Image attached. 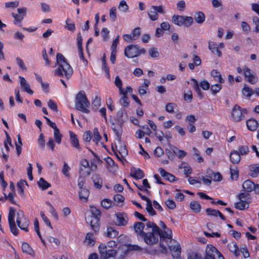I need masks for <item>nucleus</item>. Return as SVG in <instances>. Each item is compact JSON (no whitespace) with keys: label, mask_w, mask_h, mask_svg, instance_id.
<instances>
[{"label":"nucleus","mask_w":259,"mask_h":259,"mask_svg":"<svg viewBox=\"0 0 259 259\" xmlns=\"http://www.w3.org/2000/svg\"><path fill=\"white\" fill-rule=\"evenodd\" d=\"M145 225L142 222L134 224L133 228L138 236H140L144 241L149 246H153L158 243L156 234L158 232V227L153 222H148L146 224V232L143 231Z\"/></svg>","instance_id":"f257e3e1"},{"label":"nucleus","mask_w":259,"mask_h":259,"mask_svg":"<svg viewBox=\"0 0 259 259\" xmlns=\"http://www.w3.org/2000/svg\"><path fill=\"white\" fill-rule=\"evenodd\" d=\"M56 59L58 67L55 71L56 74L59 76L64 75L67 79L69 78L73 73V69L70 65L62 54L57 53Z\"/></svg>","instance_id":"f03ea898"},{"label":"nucleus","mask_w":259,"mask_h":259,"mask_svg":"<svg viewBox=\"0 0 259 259\" xmlns=\"http://www.w3.org/2000/svg\"><path fill=\"white\" fill-rule=\"evenodd\" d=\"M90 105L84 91H79L75 98V109L82 113L89 114L90 111L89 109Z\"/></svg>","instance_id":"7ed1b4c3"},{"label":"nucleus","mask_w":259,"mask_h":259,"mask_svg":"<svg viewBox=\"0 0 259 259\" xmlns=\"http://www.w3.org/2000/svg\"><path fill=\"white\" fill-rule=\"evenodd\" d=\"M158 241H159L158 237L160 239V247L161 248L160 251L163 253H166L167 250L166 246L164 244V242L167 243L169 241L170 243H172V232L169 229H164L160 231L158 227V232L156 234Z\"/></svg>","instance_id":"20e7f679"},{"label":"nucleus","mask_w":259,"mask_h":259,"mask_svg":"<svg viewBox=\"0 0 259 259\" xmlns=\"http://www.w3.org/2000/svg\"><path fill=\"white\" fill-rule=\"evenodd\" d=\"M91 216L86 218L87 223L91 226L92 229L97 232L99 229L100 211L95 206H91L90 209Z\"/></svg>","instance_id":"39448f33"},{"label":"nucleus","mask_w":259,"mask_h":259,"mask_svg":"<svg viewBox=\"0 0 259 259\" xmlns=\"http://www.w3.org/2000/svg\"><path fill=\"white\" fill-rule=\"evenodd\" d=\"M236 70L239 74L243 71L246 80L251 84H255L257 82V77L255 73L246 66H243L242 68L238 66L236 68Z\"/></svg>","instance_id":"423d86ee"},{"label":"nucleus","mask_w":259,"mask_h":259,"mask_svg":"<svg viewBox=\"0 0 259 259\" xmlns=\"http://www.w3.org/2000/svg\"><path fill=\"white\" fill-rule=\"evenodd\" d=\"M146 53V50L138 45H131L124 49V55L128 58L137 57Z\"/></svg>","instance_id":"0eeeda50"},{"label":"nucleus","mask_w":259,"mask_h":259,"mask_svg":"<svg viewBox=\"0 0 259 259\" xmlns=\"http://www.w3.org/2000/svg\"><path fill=\"white\" fill-rule=\"evenodd\" d=\"M202 259H225L221 253L212 245H207Z\"/></svg>","instance_id":"6e6552de"},{"label":"nucleus","mask_w":259,"mask_h":259,"mask_svg":"<svg viewBox=\"0 0 259 259\" xmlns=\"http://www.w3.org/2000/svg\"><path fill=\"white\" fill-rule=\"evenodd\" d=\"M171 21L172 23L178 26H184L189 27L193 23V19L190 16L174 15L172 16Z\"/></svg>","instance_id":"1a4fd4ad"},{"label":"nucleus","mask_w":259,"mask_h":259,"mask_svg":"<svg viewBox=\"0 0 259 259\" xmlns=\"http://www.w3.org/2000/svg\"><path fill=\"white\" fill-rule=\"evenodd\" d=\"M247 113L245 108H241L240 106L236 104L234 106L231 113L232 120L235 122H239L244 119L245 114Z\"/></svg>","instance_id":"9d476101"},{"label":"nucleus","mask_w":259,"mask_h":259,"mask_svg":"<svg viewBox=\"0 0 259 259\" xmlns=\"http://www.w3.org/2000/svg\"><path fill=\"white\" fill-rule=\"evenodd\" d=\"M16 224L21 230L26 232L28 231L29 221L25 217L24 213L22 210H19L17 212Z\"/></svg>","instance_id":"9b49d317"},{"label":"nucleus","mask_w":259,"mask_h":259,"mask_svg":"<svg viewBox=\"0 0 259 259\" xmlns=\"http://www.w3.org/2000/svg\"><path fill=\"white\" fill-rule=\"evenodd\" d=\"M95 163H82L79 167V174L82 176H88L97 169Z\"/></svg>","instance_id":"f8f14e48"},{"label":"nucleus","mask_w":259,"mask_h":259,"mask_svg":"<svg viewBox=\"0 0 259 259\" xmlns=\"http://www.w3.org/2000/svg\"><path fill=\"white\" fill-rule=\"evenodd\" d=\"M99 251L101 257L105 259V258L115 256L116 254L118 252L119 250L116 251L111 248H107L106 244L102 243L99 246Z\"/></svg>","instance_id":"ddd939ff"},{"label":"nucleus","mask_w":259,"mask_h":259,"mask_svg":"<svg viewBox=\"0 0 259 259\" xmlns=\"http://www.w3.org/2000/svg\"><path fill=\"white\" fill-rule=\"evenodd\" d=\"M15 215V209L11 207L9 209V212L8 214V222L10 226V230L11 232L15 235H17L18 234V229L16 226V223L15 222L14 218Z\"/></svg>","instance_id":"4468645a"},{"label":"nucleus","mask_w":259,"mask_h":259,"mask_svg":"<svg viewBox=\"0 0 259 259\" xmlns=\"http://www.w3.org/2000/svg\"><path fill=\"white\" fill-rule=\"evenodd\" d=\"M123 123L114 119V122L112 123L111 125V128L116 136V139L119 142V144L121 143Z\"/></svg>","instance_id":"2eb2a0df"},{"label":"nucleus","mask_w":259,"mask_h":259,"mask_svg":"<svg viewBox=\"0 0 259 259\" xmlns=\"http://www.w3.org/2000/svg\"><path fill=\"white\" fill-rule=\"evenodd\" d=\"M18 14L12 13V16L14 18V24L21 26V23L26 15V9L25 8H21L17 9Z\"/></svg>","instance_id":"dca6fc26"},{"label":"nucleus","mask_w":259,"mask_h":259,"mask_svg":"<svg viewBox=\"0 0 259 259\" xmlns=\"http://www.w3.org/2000/svg\"><path fill=\"white\" fill-rule=\"evenodd\" d=\"M242 187L246 192H250L254 190L257 193H259V185H255L250 180L245 181L242 184Z\"/></svg>","instance_id":"f3484780"},{"label":"nucleus","mask_w":259,"mask_h":259,"mask_svg":"<svg viewBox=\"0 0 259 259\" xmlns=\"http://www.w3.org/2000/svg\"><path fill=\"white\" fill-rule=\"evenodd\" d=\"M172 245H169V249L172 252L174 259H180V254L181 252V248L180 244L175 240L172 239Z\"/></svg>","instance_id":"a211bd4d"},{"label":"nucleus","mask_w":259,"mask_h":259,"mask_svg":"<svg viewBox=\"0 0 259 259\" xmlns=\"http://www.w3.org/2000/svg\"><path fill=\"white\" fill-rule=\"evenodd\" d=\"M70 136V142L71 146L78 151L81 150V146L79 144L77 135L72 131L69 132Z\"/></svg>","instance_id":"6ab92c4d"},{"label":"nucleus","mask_w":259,"mask_h":259,"mask_svg":"<svg viewBox=\"0 0 259 259\" xmlns=\"http://www.w3.org/2000/svg\"><path fill=\"white\" fill-rule=\"evenodd\" d=\"M76 41L79 58L81 60H85V58L83 52V48L82 46V38L80 32L78 33L77 34ZM85 61H87L86 60Z\"/></svg>","instance_id":"aec40b11"},{"label":"nucleus","mask_w":259,"mask_h":259,"mask_svg":"<svg viewBox=\"0 0 259 259\" xmlns=\"http://www.w3.org/2000/svg\"><path fill=\"white\" fill-rule=\"evenodd\" d=\"M20 84L21 89L23 91L27 93L29 95H32L33 91L30 89L29 84L27 83L24 77L19 76Z\"/></svg>","instance_id":"412c9836"},{"label":"nucleus","mask_w":259,"mask_h":259,"mask_svg":"<svg viewBox=\"0 0 259 259\" xmlns=\"http://www.w3.org/2000/svg\"><path fill=\"white\" fill-rule=\"evenodd\" d=\"M117 225L119 226H125L128 222L127 215L124 213H117L115 214Z\"/></svg>","instance_id":"4be33fe9"},{"label":"nucleus","mask_w":259,"mask_h":259,"mask_svg":"<svg viewBox=\"0 0 259 259\" xmlns=\"http://www.w3.org/2000/svg\"><path fill=\"white\" fill-rule=\"evenodd\" d=\"M150 84V81L147 79L144 80L143 84L139 86L138 88V93L140 96H144L148 93V87Z\"/></svg>","instance_id":"5701e85b"},{"label":"nucleus","mask_w":259,"mask_h":259,"mask_svg":"<svg viewBox=\"0 0 259 259\" xmlns=\"http://www.w3.org/2000/svg\"><path fill=\"white\" fill-rule=\"evenodd\" d=\"M128 119L127 112L124 108H121L117 112L116 117L115 119L121 122H124Z\"/></svg>","instance_id":"b1692460"},{"label":"nucleus","mask_w":259,"mask_h":259,"mask_svg":"<svg viewBox=\"0 0 259 259\" xmlns=\"http://www.w3.org/2000/svg\"><path fill=\"white\" fill-rule=\"evenodd\" d=\"M115 148L119 152V153L121 155V157H119L118 155L116 153V155L118 159L120 160L121 162H123L122 158L123 159V156L125 155L127 153V151L126 149V147L125 145L122 146L121 142L120 144L118 142V145H115Z\"/></svg>","instance_id":"393cba45"},{"label":"nucleus","mask_w":259,"mask_h":259,"mask_svg":"<svg viewBox=\"0 0 259 259\" xmlns=\"http://www.w3.org/2000/svg\"><path fill=\"white\" fill-rule=\"evenodd\" d=\"M208 49L213 54L217 55L219 57L222 56V53L219 50L218 45L215 42L209 40L208 41Z\"/></svg>","instance_id":"a878e982"},{"label":"nucleus","mask_w":259,"mask_h":259,"mask_svg":"<svg viewBox=\"0 0 259 259\" xmlns=\"http://www.w3.org/2000/svg\"><path fill=\"white\" fill-rule=\"evenodd\" d=\"M131 176L137 179H141L144 177L143 171L140 168L132 167L131 170Z\"/></svg>","instance_id":"bb28decb"},{"label":"nucleus","mask_w":259,"mask_h":259,"mask_svg":"<svg viewBox=\"0 0 259 259\" xmlns=\"http://www.w3.org/2000/svg\"><path fill=\"white\" fill-rule=\"evenodd\" d=\"M246 125L248 130L255 131L258 126V122L255 119L250 118L246 121Z\"/></svg>","instance_id":"cd10ccee"},{"label":"nucleus","mask_w":259,"mask_h":259,"mask_svg":"<svg viewBox=\"0 0 259 259\" xmlns=\"http://www.w3.org/2000/svg\"><path fill=\"white\" fill-rule=\"evenodd\" d=\"M158 171L159 172V173L160 174L161 176L162 177H163L165 180H168L170 182H174L176 180V177L174 175L166 172L162 168H159L158 169Z\"/></svg>","instance_id":"c85d7f7f"},{"label":"nucleus","mask_w":259,"mask_h":259,"mask_svg":"<svg viewBox=\"0 0 259 259\" xmlns=\"http://www.w3.org/2000/svg\"><path fill=\"white\" fill-rule=\"evenodd\" d=\"M79 197L81 201L85 202L88 200V197L90 195L89 190L86 188L79 189Z\"/></svg>","instance_id":"c756f323"},{"label":"nucleus","mask_w":259,"mask_h":259,"mask_svg":"<svg viewBox=\"0 0 259 259\" xmlns=\"http://www.w3.org/2000/svg\"><path fill=\"white\" fill-rule=\"evenodd\" d=\"M194 19L198 24H202L205 21V16L202 12L198 11L195 13Z\"/></svg>","instance_id":"7c9ffc66"},{"label":"nucleus","mask_w":259,"mask_h":259,"mask_svg":"<svg viewBox=\"0 0 259 259\" xmlns=\"http://www.w3.org/2000/svg\"><path fill=\"white\" fill-rule=\"evenodd\" d=\"M206 212L208 215L214 217H217L219 215L222 220H225V218L223 214L218 210L208 208L206 209Z\"/></svg>","instance_id":"2f4dec72"},{"label":"nucleus","mask_w":259,"mask_h":259,"mask_svg":"<svg viewBox=\"0 0 259 259\" xmlns=\"http://www.w3.org/2000/svg\"><path fill=\"white\" fill-rule=\"evenodd\" d=\"M259 174V164H253L249 166V175L252 177H256Z\"/></svg>","instance_id":"473e14b6"},{"label":"nucleus","mask_w":259,"mask_h":259,"mask_svg":"<svg viewBox=\"0 0 259 259\" xmlns=\"http://www.w3.org/2000/svg\"><path fill=\"white\" fill-rule=\"evenodd\" d=\"M242 93L247 98H250V97L253 94V90L248 86L247 84H244L243 88L242 90Z\"/></svg>","instance_id":"72a5a7b5"},{"label":"nucleus","mask_w":259,"mask_h":259,"mask_svg":"<svg viewBox=\"0 0 259 259\" xmlns=\"http://www.w3.org/2000/svg\"><path fill=\"white\" fill-rule=\"evenodd\" d=\"M92 179L95 187L100 189L102 186L103 181L102 178L98 175L94 174L92 176Z\"/></svg>","instance_id":"f704fd0d"},{"label":"nucleus","mask_w":259,"mask_h":259,"mask_svg":"<svg viewBox=\"0 0 259 259\" xmlns=\"http://www.w3.org/2000/svg\"><path fill=\"white\" fill-rule=\"evenodd\" d=\"M238 198L239 200L245 203H247L249 205V204L251 202V199L250 195L249 193H241L238 195Z\"/></svg>","instance_id":"c9c22d12"},{"label":"nucleus","mask_w":259,"mask_h":259,"mask_svg":"<svg viewBox=\"0 0 259 259\" xmlns=\"http://www.w3.org/2000/svg\"><path fill=\"white\" fill-rule=\"evenodd\" d=\"M84 243L90 246L94 245L95 243V238L93 233H88L87 234Z\"/></svg>","instance_id":"e433bc0d"},{"label":"nucleus","mask_w":259,"mask_h":259,"mask_svg":"<svg viewBox=\"0 0 259 259\" xmlns=\"http://www.w3.org/2000/svg\"><path fill=\"white\" fill-rule=\"evenodd\" d=\"M228 247L230 251L236 256L239 255V248L235 242H231L228 244Z\"/></svg>","instance_id":"4c0bfd02"},{"label":"nucleus","mask_w":259,"mask_h":259,"mask_svg":"<svg viewBox=\"0 0 259 259\" xmlns=\"http://www.w3.org/2000/svg\"><path fill=\"white\" fill-rule=\"evenodd\" d=\"M22 250L24 253L29 254L32 256L34 255V251L29 245L27 243H23L22 245Z\"/></svg>","instance_id":"58836bf2"},{"label":"nucleus","mask_w":259,"mask_h":259,"mask_svg":"<svg viewBox=\"0 0 259 259\" xmlns=\"http://www.w3.org/2000/svg\"><path fill=\"white\" fill-rule=\"evenodd\" d=\"M211 75L219 83H222L224 82V80L222 78L221 74L217 69H213L211 71Z\"/></svg>","instance_id":"ea45409f"},{"label":"nucleus","mask_w":259,"mask_h":259,"mask_svg":"<svg viewBox=\"0 0 259 259\" xmlns=\"http://www.w3.org/2000/svg\"><path fill=\"white\" fill-rule=\"evenodd\" d=\"M179 168L180 169H184V172L186 177H188V175L191 174L192 171V168L187 163H182L179 166Z\"/></svg>","instance_id":"a19ab883"},{"label":"nucleus","mask_w":259,"mask_h":259,"mask_svg":"<svg viewBox=\"0 0 259 259\" xmlns=\"http://www.w3.org/2000/svg\"><path fill=\"white\" fill-rule=\"evenodd\" d=\"M190 208L195 213H198L201 210V205L196 201H193L190 204Z\"/></svg>","instance_id":"79ce46f5"},{"label":"nucleus","mask_w":259,"mask_h":259,"mask_svg":"<svg viewBox=\"0 0 259 259\" xmlns=\"http://www.w3.org/2000/svg\"><path fill=\"white\" fill-rule=\"evenodd\" d=\"M230 158L231 162H240V155L239 152L237 151H231L230 154Z\"/></svg>","instance_id":"37998d69"},{"label":"nucleus","mask_w":259,"mask_h":259,"mask_svg":"<svg viewBox=\"0 0 259 259\" xmlns=\"http://www.w3.org/2000/svg\"><path fill=\"white\" fill-rule=\"evenodd\" d=\"M149 19L152 21H156L158 18V15L154 9H153L152 6L147 12Z\"/></svg>","instance_id":"c03bdc74"},{"label":"nucleus","mask_w":259,"mask_h":259,"mask_svg":"<svg viewBox=\"0 0 259 259\" xmlns=\"http://www.w3.org/2000/svg\"><path fill=\"white\" fill-rule=\"evenodd\" d=\"M101 97L98 95H96L92 100V104L94 108L98 109L101 106Z\"/></svg>","instance_id":"a18cd8bd"},{"label":"nucleus","mask_w":259,"mask_h":259,"mask_svg":"<svg viewBox=\"0 0 259 259\" xmlns=\"http://www.w3.org/2000/svg\"><path fill=\"white\" fill-rule=\"evenodd\" d=\"M106 234L110 238H114L118 235V232L112 227H108Z\"/></svg>","instance_id":"49530a36"},{"label":"nucleus","mask_w":259,"mask_h":259,"mask_svg":"<svg viewBox=\"0 0 259 259\" xmlns=\"http://www.w3.org/2000/svg\"><path fill=\"white\" fill-rule=\"evenodd\" d=\"M54 136L56 142L58 144H60L61 143L62 135L60 133L58 128H56L54 130Z\"/></svg>","instance_id":"de8ad7c7"},{"label":"nucleus","mask_w":259,"mask_h":259,"mask_svg":"<svg viewBox=\"0 0 259 259\" xmlns=\"http://www.w3.org/2000/svg\"><path fill=\"white\" fill-rule=\"evenodd\" d=\"M177 108V105L174 103H168L165 105V111L169 113H174L175 109Z\"/></svg>","instance_id":"09e8293b"},{"label":"nucleus","mask_w":259,"mask_h":259,"mask_svg":"<svg viewBox=\"0 0 259 259\" xmlns=\"http://www.w3.org/2000/svg\"><path fill=\"white\" fill-rule=\"evenodd\" d=\"M231 178L232 180H236L238 177V170L237 168L234 166H231L230 167Z\"/></svg>","instance_id":"8fccbe9b"},{"label":"nucleus","mask_w":259,"mask_h":259,"mask_svg":"<svg viewBox=\"0 0 259 259\" xmlns=\"http://www.w3.org/2000/svg\"><path fill=\"white\" fill-rule=\"evenodd\" d=\"M118 9L123 13L127 12L128 10V6L126 4V2L124 0H121L119 4Z\"/></svg>","instance_id":"3c124183"},{"label":"nucleus","mask_w":259,"mask_h":259,"mask_svg":"<svg viewBox=\"0 0 259 259\" xmlns=\"http://www.w3.org/2000/svg\"><path fill=\"white\" fill-rule=\"evenodd\" d=\"M38 185L42 190H46L50 187V184L46 181L43 178H40L38 182Z\"/></svg>","instance_id":"603ef678"},{"label":"nucleus","mask_w":259,"mask_h":259,"mask_svg":"<svg viewBox=\"0 0 259 259\" xmlns=\"http://www.w3.org/2000/svg\"><path fill=\"white\" fill-rule=\"evenodd\" d=\"M193 152V156L195 157V159L198 160V162H203V158L200 155L199 150L195 147L192 148Z\"/></svg>","instance_id":"864d4df0"},{"label":"nucleus","mask_w":259,"mask_h":259,"mask_svg":"<svg viewBox=\"0 0 259 259\" xmlns=\"http://www.w3.org/2000/svg\"><path fill=\"white\" fill-rule=\"evenodd\" d=\"M192 80L194 81L195 84L194 86V89L196 92L198 97L199 98V99H201L203 98V95L202 93L201 92L198 83V82L197 80L195 79H192Z\"/></svg>","instance_id":"5fc2aeb1"},{"label":"nucleus","mask_w":259,"mask_h":259,"mask_svg":"<svg viewBox=\"0 0 259 259\" xmlns=\"http://www.w3.org/2000/svg\"><path fill=\"white\" fill-rule=\"evenodd\" d=\"M26 185H27V182L25 180H21L17 183L18 191L22 195L24 194V188Z\"/></svg>","instance_id":"6e6d98bb"},{"label":"nucleus","mask_w":259,"mask_h":259,"mask_svg":"<svg viewBox=\"0 0 259 259\" xmlns=\"http://www.w3.org/2000/svg\"><path fill=\"white\" fill-rule=\"evenodd\" d=\"M94 136L93 138V141L98 143L101 139V137L99 134L98 128L95 127L93 130Z\"/></svg>","instance_id":"4d7b16f0"},{"label":"nucleus","mask_w":259,"mask_h":259,"mask_svg":"<svg viewBox=\"0 0 259 259\" xmlns=\"http://www.w3.org/2000/svg\"><path fill=\"white\" fill-rule=\"evenodd\" d=\"M222 88L221 84L217 83L211 86L210 91L212 94L215 95L221 91Z\"/></svg>","instance_id":"13d9d810"},{"label":"nucleus","mask_w":259,"mask_h":259,"mask_svg":"<svg viewBox=\"0 0 259 259\" xmlns=\"http://www.w3.org/2000/svg\"><path fill=\"white\" fill-rule=\"evenodd\" d=\"M146 209L150 215H154L156 214V212L152 207V204L151 200L147 202Z\"/></svg>","instance_id":"bf43d9fd"},{"label":"nucleus","mask_w":259,"mask_h":259,"mask_svg":"<svg viewBox=\"0 0 259 259\" xmlns=\"http://www.w3.org/2000/svg\"><path fill=\"white\" fill-rule=\"evenodd\" d=\"M241 27L242 31L245 34H248L250 30V27L249 24L245 21H242L241 23Z\"/></svg>","instance_id":"052dcab7"},{"label":"nucleus","mask_w":259,"mask_h":259,"mask_svg":"<svg viewBox=\"0 0 259 259\" xmlns=\"http://www.w3.org/2000/svg\"><path fill=\"white\" fill-rule=\"evenodd\" d=\"M131 34L134 40H136L141 34V28L140 27L135 28L132 31Z\"/></svg>","instance_id":"680f3d73"},{"label":"nucleus","mask_w":259,"mask_h":259,"mask_svg":"<svg viewBox=\"0 0 259 259\" xmlns=\"http://www.w3.org/2000/svg\"><path fill=\"white\" fill-rule=\"evenodd\" d=\"M248 206L249 205L247 204V203H245L240 200L235 204V207L239 210H243L247 208Z\"/></svg>","instance_id":"e2e57ef3"},{"label":"nucleus","mask_w":259,"mask_h":259,"mask_svg":"<svg viewBox=\"0 0 259 259\" xmlns=\"http://www.w3.org/2000/svg\"><path fill=\"white\" fill-rule=\"evenodd\" d=\"M249 152L248 147L247 146H239L238 147V151L239 154L242 155H246Z\"/></svg>","instance_id":"0e129e2a"},{"label":"nucleus","mask_w":259,"mask_h":259,"mask_svg":"<svg viewBox=\"0 0 259 259\" xmlns=\"http://www.w3.org/2000/svg\"><path fill=\"white\" fill-rule=\"evenodd\" d=\"M252 19L253 23L255 25L253 31L258 33H259V18L257 16H255L252 17Z\"/></svg>","instance_id":"69168bd1"},{"label":"nucleus","mask_w":259,"mask_h":259,"mask_svg":"<svg viewBox=\"0 0 259 259\" xmlns=\"http://www.w3.org/2000/svg\"><path fill=\"white\" fill-rule=\"evenodd\" d=\"M101 205L105 209H109L111 207L112 201L108 199H104L101 201Z\"/></svg>","instance_id":"338daca9"},{"label":"nucleus","mask_w":259,"mask_h":259,"mask_svg":"<svg viewBox=\"0 0 259 259\" xmlns=\"http://www.w3.org/2000/svg\"><path fill=\"white\" fill-rule=\"evenodd\" d=\"M120 104L124 107L129 106L130 102L127 96H122L120 99Z\"/></svg>","instance_id":"774afa93"}]
</instances>
